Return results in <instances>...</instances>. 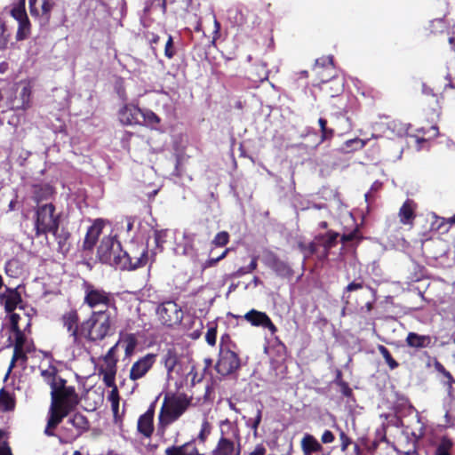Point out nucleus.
Segmentation results:
<instances>
[{"label":"nucleus","instance_id":"obj_1","mask_svg":"<svg viewBox=\"0 0 455 455\" xmlns=\"http://www.w3.org/2000/svg\"><path fill=\"white\" fill-rule=\"evenodd\" d=\"M115 313L105 310H92L89 317L84 320L82 348L85 342L96 343L110 336L116 322Z\"/></svg>","mask_w":455,"mask_h":455},{"label":"nucleus","instance_id":"obj_2","mask_svg":"<svg viewBox=\"0 0 455 455\" xmlns=\"http://www.w3.org/2000/svg\"><path fill=\"white\" fill-rule=\"evenodd\" d=\"M66 379H60L59 385L51 390L50 411L67 417L80 403V397L74 386H68Z\"/></svg>","mask_w":455,"mask_h":455},{"label":"nucleus","instance_id":"obj_3","mask_svg":"<svg viewBox=\"0 0 455 455\" xmlns=\"http://www.w3.org/2000/svg\"><path fill=\"white\" fill-rule=\"evenodd\" d=\"M192 403V397L184 393L166 394L158 415L159 425L163 427L178 420Z\"/></svg>","mask_w":455,"mask_h":455},{"label":"nucleus","instance_id":"obj_4","mask_svg":"<svg viewBox=\"0 0 455 455\" xmlns=\"http://www.w3.org/2000/svg\"><path fill=\"white\" fill-rule=\"evenodd\" d=\"M61 214L56 212L52 203L38 204L35 210L34 231L35 236L40 237L60 228Z\"/></svg>","mask_w":455,"mask_h":455},{"label":"nucleus","instance_id":"obj_5","mask_svg":"<svg viewBox=\"0 0 455 455\" xmlns=\"http://www.w3.org/2000/svg\"><path fill=\"white\" fill-rule=\"evenodd\" d=\"M82 289L84 291V305H86L92 309L98 307H105L108 310H113L115 315L117 313V307L115 296L103 288L96 286L89 281L84 280L82 283Z\"/></svg>","mask_w":455,"mask_h":455},{"label":"nucleus","instance_id":"obj_6","mask_svg":"<svg viewBox=\"0 0 455 455\" xmlns=\"http://www.w3.org/2000/svg\"><path fill=\"white\" fill-rule=\"evenodd\" d=\"M60 323L66 330L68 338L71 339V344L74 347L82 348V336L84 320L81 317L78 310L76 307H71L66 310L60 317Z\"/></svg>","mask_w":455,"mask_h":455},{"label":"nucleus","instance_id":"obj_7","mask_svg":"<svg viewBox=\"0 0 455 455\" xmlns=\"http://www.w3.org/2000/svg\"><path fill=\"white\" fill-rule=\"evenodd\" d=\"M117 267L122 270H134L148 262V248L143 244H132L128 251L122 250Z\"/></svg>","mask_w":455,"mask_h":455},{"label":"nucleus","instance_id":"obj_8","mask_svg":"<svg viewBox=\"0 0 455 455\" xmlns=\"http://www.w3.org/2000/svg\"><path fill=\"white\" fill-rule=\"evenodd\" d=\"M356 291H361L362 297L365 299V304L361 307V310L365 309V312L370 313L373 309L377 299V291L369 284H366L363 277L359 276L344 288L342 299H346V303H348V300L351 299V293Z\"/></svg>","mask_w":455,"mask_h":455},{"label":"nucleus","instance_id":"obj_9","mask_svg":"<svg viewBox=\"0 0 455 455\" xmlns=\"http://www.w3.org/2000/svg\"><path fill=\"white\" fill-rule=\"evenodd\" d=\"M160 323L166 327L179 325L183 319L181 307L173 300H166L160 303L156 310Z\"/></svg>","mask_w":455,"mask_h":455},{"label":"nucleus","instance_id":"obj_10","mask_svg":"<svg viewBox=\"0 0 455 455\" xmlns=\"http://www.w3.org/2000/svg\"><path fill=\"white\" fill-rule=\"evenodd\" d=\"M121 243L112 236H104L97 250V256L101 263L117 267L122 252Z\"/></svg>","mask_w":455,"mask_h":455},{"label":"nucleus","instance_id":"obj_11","mask_svg":"<svg viewBox=\"0 0 455 455\" xmlns=\"http://www.w3.org/2000/svg\"><path fill=\"white\" fill-rule=\"evenodd\" d=\"M241 367V359L236 351H219L218 360L214 366L218 374L227 377L235 373Z\"/></svg>","mask_w":455,"mask_h":455},{"label":"nucleus","instance_id":"obj_12","mask_svg":"<svg viewBox=\"0 0 455 455\" xmlns=\"http://www.w3.org/2000/svg\"><path fill=\"white\" fill-rule=\"evenodd\" d=\"M12 17L18 22L16 40L23 41L31 35V23L25 8V0H20L11 10Z\"/></svg>","mask_w":455,"mask_h":455},{"label":"nucleus","instance_id":"obj_13","mask_svg":"<svg viewBox=\"0 0 455 455\" xmlns=\"http://www.w3.org/2000/svg\"><path fill=\"white\" fill-rule=\"evenodd\" d=\"M234 437L235 439L229 438L221 431L215 447L211 451V455H240L241 443L238 430L234 433Z\"/></svg>","mask_w":455,"mask_h":455},{"label":"nucleus","instance_id":"obj_14","mask_svg":"<svg viewBox=\"0 0 455 455\" xmlns=\"http://www.w3.org/2000/svg\"><path fill=\"white\" fill-rule=\"evenodd\" d=\"M54 6V0H28L30 14L33 18L38 19L41 25L49 24Z\"/></svg>","mask_w":455,"mask_h":455},{"label":"nucleus","instance_id":"obj_15","mask_svg":"<svg viewBox=\"0 0 455 455\" xmlns=\"http://www.w3.org/2000/svg\"><path fill=\"white\" fill-rule=\"evenodd\" d=\"M264 265L272 269L276 275L283 278H290L293 275V270L290 264L281 259L273 251H267L262 259Z\"/></svg>","mask_w":455,"mask_h":455},{"label":"nucleus","instance_id":"obj_16","mask_svg":"<svg viewBox=\"0 0 455 455\" xmlns=\"http://www.w3.org/2000/svg\"><path fill=\"white\" fill-rule=\"evenodd\" d=\"M156 354L148 353L134 362L130 370V379L136 381L145 377L156 363Z\"/></svg>","mask_w":455,"mask_h":455},{"label":"nucleus","instance_id":"obj_17","mask_svg":"<svg viewBox=\"0 0 455 455\" xmlns=\"http://www.w3.org/2000/svg\"><path fill=\"white\" fill-rule=\"evenodd\" d=\"M117 346L118 343H116V345L111 347L103 356L104 364L99 369V374L102 375L103 382H112L110 379L116 378L118 362L116 355Z\"/></svg>","mask_w":455,"mask_h":455},{"label":"nucleus","instance_id":"obj_18","mask_svg":"<svg viewBox=\"0 0 455 455\" xmlns=\"http://www.w3.org/2000/svg\"><path fill=\"white\" fill-rule=\"evenodd\" d=\"M19 287H5L4 292L0 293V303L4 306L6 313H12L17 307L23 309V299Z\"/></svg>","mask_w":455,"mask_h":455},{"label":"nucleus","instance_id":"obj_19","mask_svg":"<svg viewBox=\"0 0 455 455\" xmlns=\"http://www.w3.org/2000/svg\"><path fill=\"white\" fill-rule=\"evenodd\" d=\"M243 317L252 326L267 328L272 334H275L277 331V327L265 312L251 309Z\"/></svg>","mask_w":455,"mask_h":455},{"label":"nucleus","instance_id":"obj_20","mask_svg":"<svg viewBox=\"0 0 455 455\" xmlns=\"http://www.w3.org/2000/svg\"><path fill=\"white\" fill-rule=\"evenodd\" d=\"M140 108L134 104H124L118 111L119 121L124 125H141Z\"/></svg>","mask_w":455,"mask_h":455},{"label":"nucleus","instance_id":"obj_21","mask_svg":"<svg viewBox=\"0 0 455 455\" xmlns=\"http://www.w3.org/2000/svg\"><path fill=\"white\" fill-rule=\"evenodd\" d=\"M155 405L151 404L145 413L140 416L137 423L138 432L146 438L151 437L154 433Z\"/></svg>","mask_w":455,"mask_h":455},{"label":"nucleus","instance_id":"obj_22","mask_svg":"<svg viewBox=\"0 0 455 455\" xmlns=\"http://www.w3.org/2000/svg\"><path fill=\"white\" fill-rule=\"evenodd\" d=\"M436 339V337L433 338L429 335H420L411 331L407 334L405 342L409 347L421 349L435 346Z\"/></svg>","mask_w":455,"mask_h":455},{"label":"nucleus","instance_id":"obj_23","mask_svg":"<svg viewBox=\"0 0 455 455\" xmlns=\"http://www.w3.org/2000/svg\"><path fill=\"white\" fill-rule=\"evenodd\" d=\"M104 228L103 221L100 220H97L94 223L88 228L84 243H83V250L92 251L102 233V229Z\"/></svg>","mask_w":455,"mask_h":455},{"label":"nucleus","instance_id":"obj_24","mask_svg":"<svg viewBox=\"0 0 455 455\" xmlns=\"http://www.w3.org/2000/svg\"><path fill=\"white\" fill-rule=\"evenodd\" d=\"M32 87L29 84L22 86L19 97L12 101L11 108L13 110L26 111L32 106Z\"/></svg>","mask_w":455,"mask_h":455},{"label":"nucleus","instance_id":"obj_25","mask_svg":"<svg viewBox=\"0 0 455 455\" xmlns=\"http://www.w3.org/2000/svg\"><path fill=\"white\" fill-rule=\"evenodd\" d=\"M339 234L334 230H328L325 234L317 235L315 240L323 248V252L321 259H327L330 251L338 244V238Z\"/></svg>","mask_w":455,"mask_h":455},{"label":"nucleus","instance_id":"obj_26","mask_svg":"<svg viewBox=\"0 0 455 455\" xmlns=\"http://www.w3.org/2000/svg\"><path fill=\"white\" fill-rule=\"evenodd\" d=\"M164 453L165 455H204L196 446L195 438L181 445H172L165 449Z\"/></svg>","mask_w":455,"mask_h":455},{"label":"nucleus","instance_id":"obj_27","mask_svg":"<svg viewBox=\"0 0 455 455\" xmlns=\"http://www.w3.org/2000/svg\"><path fill=\"white\" fill-rule=\"evenodd\" d=\"M320 82L324 85L323 90L329 92L331 97L339 95L343 92L344 83L343 80L332 74H328L326 76H322Z\"/></svg>","mask_w":455,"mask_h":455},{"label":"nucleus","instance_id":"obj_28","mask_svg":"<svg viewBox=\"0 0 455 455\" xmlns=\"http://www.w3.org/2000/svg\"><path fill=\"white\" fill-rule=\"evenodd\" d=\"M57 242L58 251L66 255L71 248V233L66 228H57L56 231L51 232Z\"/></svg>","mask_w":455,"mask_h":455},{"label":"nucleus","instance_id":"obj_29","mask_svg":"<svg viewBox=\"0 0 455 455\" xmlns=\"http://www.w3.org/2000/svg\"><path fill=\"white\" fill-rule=\"evenodd\" d=\"M33 199L38 204L44 200L51 198L54 193V188L50 184H33L32 185Z\"/></svg>","mask_w":455,"mask_h":455},{"label":"nucleus","instance_id":"obj_30","mask_svg":"<svg viewBox=\"0 0 455 455\" xmlns=\"http://www.w3.org/2000/svg\"><path fill=\"white\" fill-rule=\"evenodd\" d=\"M417 204L411 199H407L399 210L400 221L403 225H411L416 217L415 210Z\"/></svg>","mask_w":455,"mask_h":455},{"label":"nucleus","instance_id":"obj_31","mask_svg":"<svg viewBox=\"0 0 455 455\" xmlns=\"http://www.w3.org/2000/svg\"><path fill=\"white\" fill-rule=\"evenodd\" d=\"M300 446L303 455H312L313 453L321 452L323 451L322 444L310 434L304 435L300 441Z\"/></svg>","mask_w":455,"mask_h":455},{"label":"nucleus","instance_id":"obj_32","mask_svg":"<svg viewBox=\"0 0 455 455\" xmlns=\"http://www.w3.org/2000/svg\"><path fill=\"white\" fill-rule=\"evenodd\" d=\"M313 69L316 72L319 78L325 76L323 71L332 74L334 71L333 58L329 56L316 59Z\"/></svg>","mask_w":455,"mask_h":455},{"label":"nucleus","instance_id":"obj_33","mask_svg":"<svg viewBox=\"0 0 455 455\" xmlns=\"http://www.w3.org/2000/svg\"><path fill=\"white\" fill-rule=\"evenodd\" d=\"M16 406L14 394L7 391L4 387L0 390V410L2 411H12Z\"/></svg>","mask_w":455,"mask_h":455},{"label":"nucleus","instance_id":"obj_34","mask_svg":"<svg viewBox=\"0 0 455 455\" xmlns=\"http://www.w3.org/2000/svg\"><path fill=\"white\" fill-rule=\"evenodd\" d=\"M68 422L76 429L78 435H82L90 428L88 419L80 412L75 413L68 419Z\"/></svg>","mask_w":455,"mask_h":455},{"label":"nucleus","instance_id":"obj_35","mask_svg":"<svg viewBox=\"0 0 455 455\" xmlns=\"http://www.w3.org/2000/svg\"><path fill=\"white\" fill-rule=\"evenodd\" d=\"M41 375L46 384L53 390L59 385L60 379H64L58 375V370L55 366L50 365L47 369L41 371Z\"/></svg>","mask_w":455,"mask_h":455},{"label":"nucleus","instance_id":"obj_36","mask_svg":"<svg viewBox=\"0 0 455 455\" xmlns=\"http://www.w3.org/2000/svg\"><path fill=\"white\" fill-rule=\"evenodd\" d=\"M180 362L177 351L174 348L167 349L166 353L163 355L162 363H164L168 375L174 371L175 367Z\"/></svg>","mask_w":455,"mask_h":455},{"label":"nucleus","instance_id":"obj_37","mask_svg":"<svg viewBox=\"0 0 455 455\" xmlns=\"http://www.w3.org/2000/svg\"><path fill=\"white\" fill-rule=\"evenodd\" d=\"M117 343L118 345L122 344L124 347L125 355L131 356L136 349L138 339L134 333H126L120 338Z\"/></svg>","mask_w":455,"mask_h":455},{"label":"nucleus","instance_id":"obj_38","mask_svg":"<svg viewBox=\"0 0 455 455\" xmlns=\"http://www.w3.org/2000/svg\"><path fill=\"white\" fill-rule=\"evenodd\" d=\"M453 446V441L449 436L443 435L437 443L434 455H451Z\"/></svg>","mask_w":455,"mask_h":455},{"label":"nucleus","instance_id":"obj_39","mask_svg":"<svg viewBox=\"0 0 455 455\" xmlns=\"http://www.w3.org/2000/svg\"><path fill=\"white\" fill-rule=\"evenodd\" d=\"M64 418L65 417H62L60 414L49 411L47 425L44 431V435L47 436H54V429L62 422Z\"/></svg>","mask_w":455,"mask_h":455},{"label":"nucleus","instance_id":"obj_40","mask_svg":"<svg viewBox=\"0 0 455 455\" xmlns=\"http://www.w3.org/2000/svg\"><path fill=\"white\" fill-rule=\"evenodd\" d=\"M140 116L143 118L141 125L155 127L161 122L160 117L155 112L148 108H140Z\"/></svg>","mask_w":455,"mask_h":455},{"label":"nucleus","instance_id":"obj_41","mask_svg":"<svg viewBox=\"0 0 455 455\" xmlns=\"http://www.w3.org/2000/svg\"><path fill=\"white\" fill-rule=\"evenodd\" d=\"M262 408L263 405L261 403L257 405L255 417L250 418L245 421L246 427L252 430L254 436L258 435V429L262 420Z\"/></svg>","mask_w":455,"mask_h":455},{"label":"nucleus","instance_id":"obj_42","mask_svg":"<svg viewBox=\"0 0 455 455\" xmlns=\"http://www.w3.org/2000/svg\"><path fill=\"white\" fill-rule=\"evenodd\" d=\"M318 124L321 132L319 143L331 140L335 135V131L332 128L327 127V120L325 118L320 117L318 119Z\"/></svg>","mask_w":455,"mask_h":455},{"label":"nucleus","instance_id":"obj_43","mask_svg":"<svg viewBox=\"0 0 455 455\" xmlns=\"http://www.w3.org/2000/svg\"><path fill=\"white\" fill-rule=\"evenodd\" d=\"M340 236V243L343 245H347L349 243H355V245H358V243L362 241L363 236L361 235V232L359 228L356 227L354 228L351 232L347 234H343Z\"/></svg>","mask_w":455,"mask_h":455},{"label":"nucleus","instance_id":"obj_44","mask_svg":"<svg viewBox=\"0 0 455 455\" xmlns=\"http://www.w3.org/2000/svg\"><path fill=\"white\" fill-rule=\"evenodd\" d=\"M166 233L164 230H156L154 232V240L156 248L152 251V256H156L157 252H162L164 250V243H165Z\"/></svg>","mask_w":455,"mask_h":455},{"label":"nucleus","instance_id":"obj_45","mask_svg":"<svg viewBox=\"0 0 455 455\" xmlns=\"http://www.w3.org/2000/svg\"><path fill=\"white\" fill-rule=\"evenodd\" d=\"M236 349L237 345L235 344V342L232 340L231 336L228 333H224L223 335H221L219 351H236Z\"/></svg>","mask_w":455,"mask_h":455},{"label":"nucleus","instance_id":"obj_46","mask_svg":"<svg viewBox=\"0 0 455 455\" xmlns=\"http://www.w3.org/2000/svg\"><path fill=\"white\" fill-rule=\"evenodd\" d=\"M378 350L379 354L383 356L386 363L389 366L391 370H395L399 366V363L393 358L391 353L385 346L379 345Z\"/></svg>","mask_w":455,"mask_h":455},{"label":"nucleus","instance_id":"obj_47","mask_svg":"<svg viewBox=\"0 0 455 455\" xmlns=\"http://www.w3.org/2000/svg\"><path fill=\"white\" fill-rule=\"evenodd\" d=\"M112 382L107 381L103 382L106 387H111V391L109 392L108 395V401H109L111 403H120V395L119 391L117 388V386L116 384V378L110 379Z\"/></svg>","mask_w":455,"mask_h":455},{"label":"nucleus","instance_id":"obj_48","mask_svg":"<svg viewBox=\"0 0 455 455\" xmlns=\"http://www.w3.org/2000/svg\"><path fill=\"white\" fill-rule=\"evenodd\" d=\"M412 271L413 273H411V275L409 276L410 281L419 282L425 277L427 270L425 267L419 265L417 262H413Z\"/></svg>","mask_w":455,"mask_h":455},{"label":"nucleus","instance_id":"obj_49","mask_svg":"<svg viewBox=\"0 0 455 455\" xmlns=\"http://www.w3.org/2000/svg\"><path fill=\"white\" fill-rule=\"evenodd\" d=\"M212 425L211 423L204 419L201 425V429L196 440H198L200 443H204L208 438V436L212 433Z\"/></svg>","mask_w":455,"mask_h":455},{"label":"nucleus","instance_id":"obj_50","mask_svg":"<svg viewBox=\"0 0 455 455\" xmlns=\"http://www.w3.org/2000/svg\"><path fill=\"white\" fill-rule=\"evenodd\" d=\"M114 89L118 97L123 100H127V93L124 84V79L121 76H117L114 83Z\"/></svg>","mask_w":455,"mask_h":455},{"label":"nucleus","instance_id":"obj_51","mask_svg":"<svg viewBox=\"0 0 455 455\" xmlns=\"http://www.w3.org/2000/svg\"><path fill=\"white\" fill-rule=\"evenodd\" d=\"M31 349L29 347H13V354L12 358L13 361H22L23 363H26L28 361L27 354L30 353Z\"/></svg>","mask_w":455,"mask_h":455},{"label":"nucleus","instance_id":"obj_52","mask_svg":"<svg viewBox=\"0 0 455 455\" xmlns=\"http://www.w3.org/2000/svg\"><path fill=\"white\" fill-rule=\"evenodd\" d=\"M205 341L211 347H214L217 341V323H211L205 334Z\"/></svg>","mask_w":455,"mask_h":455},{"label":"nucleus","instance_id":"obj_53","mask_svg":"<svg viewBox=\"0 0 455 455\" xmlns=\"http://www.w3.org/2000/svg\"><path fill=\"white\" fill-rule=\"evenodd\" d=\"M10 38V34L4 22L0 21V50L6 48Z\"/></svg>","mask_w":455,"mask_h":455},{"label":"nucleus","instance_id":"obj_54","mask_svg":"<svg viewBox=\"0 0 455 455\" xmlns=\"http://www.w3.org/2000/svg\"><path fill=\"white\" fill-rule=\"evenodd\" d=\"M15 338L14 347H29L27 343V337L23 331L16 330L12 331Z\"/></svg>","mask_w":455,"mask_h":455},{"label":"nucleus","instance_id":"obj_55","mask_svg":"<svg viewBox=\"0 0 455 455\" xmlns=\"http://www.w3.org/2000/svg\"><path fill=\"white\" fill-rule=\"evenodd\" d=\"M229 249H226L220 255H219L217 258L210 257L207 260H205L202 266L203 270L212 267L216 266V264L226 258Z\"/></svg>","mask_w":455,"mask_h":455},{"label":"nucleus","instance_id":"obj_56","mask_svg":"<svg viewBox=\"0 0 455 455\" xmlns=\"http://www.w3.org/2000/svg\"><path fill=\"white\" fill-rule=\"evenodd\" d=\"M176 55V49L174 47L173 38L169 35L164 46V56L171 60Z\"/></svg>","mask_w":455,"mask_h":455},{"label":"nucleus","instance_id":"obj_57","mask_svg":"<svg viewBox=\"0 0 455 455\" xmlns=\"http://www.w3.org/2000/svg\"><path fill=\"white\" fill-rule=\"evenodd\" d=\"M229 242V235L226 231L219 232L213 241L212 243H214L217 246H225Z\"/></svg>","mask_w":455,"mask_h":455},{"label":"nucleus","instance_id":"obj_58","mask_svg":"<svg viewBox=\"0 0 455 455\" xmlns=\"http://www.w3.org/2000/svg\"><path fill=\"white\" fill-rule=\"evenodd\" d=\"M188 375L191 376L192 386H195L196 384L200 383L204 377V371L202 373H198L196 371V367L195 365H193L191 367V370L188 372Z\"/></svg>","mask_w":455,"mask_h":455},{"label":"nucleus","instance_id":"obj_59","mask_svg":"<svg viewBox=\"0 0 455 455\" xmlns=\"http://www.w3.org/2000/svg\"><path fill=\"white\" fill-rule=\"evenodd\" d=\"M339 440H340V450L341 451H346L348 446L352 443V439L342 430L339 432Z\"/></svg>","mask_w":455,"mask_h":455},{"label":"nucleus","instance_id":"obj_60","mask_svg":"<svg viewBox=\"0 0 455 455\" xmlns=\"http://www.w3.org/2000/svg\"><path fill=\"white\" fill-rule=\"evenodd\" d=\"M299 247L300 248L301 251H307V256L314 255L317 251V244L315 242H311L307 245L299 243Z\"/></svg>","mask_w":455,"mask_h":455},{"label":"nucleus","instance_id":"obj_61","mask_svg":"<svg viewBox=\"0 0 455 455\" xmlns=\"http://www.w3.org/2000/svg\"><path fill=\"white\" fill-rule=\"evenodd\" d=\"M387 426L386 424H382L380 427L377 428L376 432H375V435H376L375 439H379V441H381V442L387 443Z\"/></svg>","mask_w":455,"mask_h":455},{"label":"nucleus","instance_id":"obj_62","mask_svg":"<svg viewBox=\"0 0 455 455\" xmlns=\"http://www.w3.org/2000/svg\"><path fill=\"white\" fill-rule=\"evenodd\" d=\"M267 450L264 443H257L248 455H267Z\"/></svg>","mask_w":455,"mask_h":455},{"label":"nucleus","instance_id":"obj_63","mask_svg":"<svg viewBox=\"0 0 455 455\" xmlns=\"http://www.w3.org/2000/svg\"><path fill=\"white\" fill-rule=\"evenodd\" d=\"M10 314H11V315H10L11 331L20 330V329L19 326V322L20 319V315L17 313H14V311Z\"/></svg>","mask_w":455,"mask_h":455},{"label":"nucleus","instance_id":"obj_64","mask_svg":"<svg viewBox=\"0 0 455 455\" xmlns=\"http://www.w3.org/2000/svg\"><path fill=\"white\" fill-rule=\"evenodd\" d=\"M423 436V434L420 433L418 436L415 437V440L411 444V447L403 451L404 455H413L417 453V443Z\"/></svg>","mask_w":455,"mask_h":455}]
</instances>
